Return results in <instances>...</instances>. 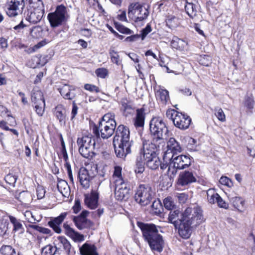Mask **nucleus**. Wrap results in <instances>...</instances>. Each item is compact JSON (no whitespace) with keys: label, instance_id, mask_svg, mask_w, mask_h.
I'll use <instances>...</instances> for the list:
<instances>
[{"label":"nucleus","instance_id":"obj_27","mask_svg":"<svg viewBox=\"0 0 255 255\" xmlns=\"http://www.w3.org/2000/svg\"><path fill=\"white\" fill-rule=\"evenodd\" d=\"M145 113L142 108L136 110V117L134 121V125L136 128L143 127L144 124Z\"/></svg>","mask_w":255,"mask_h":255},{"label":"nucleus","instance_id":"obj_40","mask_svg":"<svg viewBox=\"0 0 255 255\" xmlns=\"http://www.w3.org/2000/svg\"><path fill=\"white\" fill-rule=\"evenodd\" d=\"M0 255H16V253L10 246H2L0 249Z\"/></svg>","mask_w":255,"mask_h":255},{"label":"nucleus","instance_id":"obj_16","mask_svg":"<svg viewBox=\"0 0 255 255\" xmlns=\"http://www.w3.org/2000/svg\"><path fill=\"white\" fill-rule=\"evenodd\" d=\"M115 198L119 201L127 200L129 197V188L127 182L114 184Z\"/></svg>","mask_w":255,"mask_h":255},{"label":"nucleus","instance_id":"obj_7","mask_svg":"<svg viewBox=\"0 0 255 255\" xmlns=\"http://www.w3.org/2000/svg\"><path fill=\"white\" fill-rule=\"evenodd\" d=\"M80 153L85 158H92L94 155L95 141L90 136L79 137L77 141Z\"/></svg>","mask_w":255,"mask_h":255},{"label":"nucleus","instance_id":"obj_4","mask_svg":"<svg viewBox=\"0 0 255 255\" xmlns=\"http://www.w3.org/2000/svg\"><path fill=\"white\" fill-rule=\"evenodd\" d=\"M115 117V114L112 113L105 114L99 122L98 126L94 128L95 134L103 139L111 137L114 134L117 126Z\"/></svg>","mask_w":255,"mask_h":255},{"label":"nucleus","instance_id":"obj_42","mask_svg":"<svg viewBox=\"0 0 255 255\" xmlns=\"http://www.w3.org/2000/svg\"><path fill=\"white\" fill-rule=\"evenodd\" d=\"M57 249L55 247L48 245L43 248L41 251L42 255H54Z\"/></svg>","mask_w":255,"mask_h":255},{"label":"nucleus","instance_id":"obj_28","mask_svg":"<svg viewBox=\"0 0 255 255\" xmlns=\"http://www.w3.org/2000/svg\"><path fill=\"white\" fill-rule=\"evenodd\" d=\"M9 218L13 226L12 232L13 234L16 233L18 234H22L24 231V229L20 221L14 217L11 216H9Z\"/></svg>","mask_w":255,"mask_h":255},{"label":"nucleus","instance_id":"obj_49","mask_svg":"<svg viewBox=\"0 0 255 255\" xmlns=\"http://www.w3.org/2000/svg\"><path fill=\"white\" fill-rule=\"evenodd\" d=\"M244 105L248 109H253L254 106V101L252 96H246L244 102Z\"/></svg>","mask_w":255,"mask_h":255},{"label":"nucleus","instance_id":"obj_18","mask_svg":"<svg viewBox=\"0 0 255 255\" xmlns=\"http://www.w3.org/2000/svg\"><path fill=\"white\" fill-rule=\"evenodd\" d=\"M196 181V177L192 172L185 171L180 173L177 183L179 185L184 186L195 182Z\"/></svg>","mask_w":255,"mask_h":255},{"label":"nucleus","instance_id":"obj_12","mask_svg":"<svg viewBox=\"0 0 255 255\" xmlns=\"http://www.w3.org/2000/svg\"><path fill=\"white\" fill-rule=\"evenodd\" d=\"M97 173V165L89 164L86 167H81L79 171V179L82 187L87 189L90 186V181Z\"/></svg>","mask_w":255,"mask_h":255},{"label":"nucleus","instance_id":"obj_35","mask_svg":"<svg viewBox=\"0 0 255 255\" xmlns=\"http://www.w3.org/2000/svg\"><path fill=\"white\" fill-rule=\"evenodd\" d=\"M157 99L165 104L169 99L168 92L166 90L159 89L156 93Z\"/></svg>","mask_w":255,"mask_h":255},{"label":"nucleus","instance_id":"obj_48","mask_svg":"<svg viewBox=\"0 0 255 255\" xmlns=\"http://www.w3.org/2000/svg\"><path fill=\"white\" fill-rule=\"evenodd\" d=\"M219 182L221 184L230 188L233 186V183L232 180L227 176H222L219 180Z\"/></svg>","mask_w":255,"mask_h":255},{"label":"nucleus","instance_id":"obj_60","mask_svg":"<svg viewBox=\"0 0 255 255\" xmlns=\"http://www.w3.org/2000/svg\"><path fill=\"white\" fill-rule=\"evenodd\" d=\"M151 31V27L147 25L145 28L141 31V39L143 40L146 36Z\"/></svg>","mask_w":255,"mask_h":255},{"label":"nucleus","instance_id":"obj_43","mask_svg":"<svg viewBox=\"0 0 255 255\" xmlns=\"http://www.w3.org/2000/svg\"><path fill=\"white\" fill-rule=\"evenodd\" d=\"M88 213V212L86 211H83L81 214L80 217H75L74 218V222L75 224V225L78 229H82V226L79 223V222L81 221L84 222L85 221V217H86Z\"/></svg>","mask_w":255,"mask_h":255},{"label":"nucleus","instance_id":"obj_3","mask_svg":"<svg viewBox=\"0 0 255 255\" xmlns=\"http://www.w3.org/2000/svg\"><path fill=\"white\" fill-rule=\"evenodd\" d=\"M142 236L152 251L161 252L163 248L164 241L162 237L158 234L156 226L153 224L140 223Z\"/></svg>","mask_w":255,"mask_h":255},{"label":"nucleus","instance_id":"obj_21","mask_svg":"<svg viewBox=\"0 0 255 255\" xmlns=\"http://www.w3.org/2000/svg\"><path fill=\"white\" fill-rule=\"evenodd\" d=\"M67 215V212L62 213L57 217L54 218L49 221L48 223L49 226L52 228L56 233L58 234L60 233L61 232V229L59 226L65 219Z\"/></svg>","mask_w":255,"mask_h":255},{"label":"nucleus","instance_id":"obj_38","mask_svg":"<svg viewBox=\"0 0 255 255\" xmlns=\"http://www.w3.org/2000/svg\"><path fill=\"white\" fill-rule=\"evenodd\" d=\"M9 223L3 219L0 220V236L8 234Z\"/></svg>","mask_w":255,"mask_h":255},{"label":"nucleus","instance_id":"obj_33","mask_svg":"<svg viewBox=\"0 0 255 255\" xmlns=\"http://www.w3.org/2000/svg\"><path fill=\"white\" fill-rule=\"evenodd\" d=\"M112 180L114 184L126 182L122 176V168L121 167L118 166L115 167Z\"/></svg>","mask_w":255,"mask_h":255},{"label":"nucleus","instance_id":"obj_36","mask_svg":"<svg viewBox=\"0 0 255 255\" xmlns=\"http://www.w3.org/2000/svg\"><path fill=\"white\" fill-rule=\"evenodd\" d=\"M185 10L187 14L192 18L197 15L196 6L193 3L187 2L185 5Z\"/></svg>","mask_w":255,"mask_h":255},{"label":"nucleus","instance_id":"obj_30","mask_svg":"<svg viewBox=\"0 0 255 255\" xmlns=\"http://www.w3.org/2000/svg\"><path fill=\"white\" fill-rule=\"evenodd\" d=\"M181 217L182 214H180L179 210L170 211L168 216V221L169 222L174 224L176 228H177L178 224L180 223Z\"/></svg>","mask_w":255,"mask_h":255},{"label":"nucleus","instance_id":"obj_8","mask_svg":"<svg viewBox=\"0 0 255 255\" xmlns=\"http://www.w3.org/2000/svg\"><path fill=\"white\" fill-rule=\"evenodd\" d=\"M149 129L151 133L153 135V141H159V143H164L163 139V132L166 128L165 124L159 117L153 118L150 122Z\"/></svg>","mask_w":255,"mask_h":255},{"label":"nucleus","instance_id":"obj_20","mask_svg":"<svg viewBox=\"0 0 255 255\" xmlns=\"http://www.w3.org/2000/svg\"><path fill=\"white\" fill-rule=\"evenodd\" d=\"M65 234L75 242H81L84 240V236L76 232L66 223L63 225Z\"/></svg>","mask_w":255,"mask_h":255},{"label":"nucleus","instance_id":"obj_47","mask_svg":"<svg viewBox=\"0 0 255 255\" xmlns=\"http://www.w3.org/2000/svg\"><path fill=\"white\" fill-rule=\"evenodd\" d=\"M84 89L92 93H98L100 92V88L97 86L91 84H86L84 86Z\"/></svg>","mask_w":255,"mask_h":255},{"label":"nucleus","instance_id":"obj_15","mask_svg":"<svg viewBox=\"0 0 255 255\" xmlns=\"http://www.w3.org/2000/svg\"><path fill=\"white\" fill-rule=\"evenodd\" d=\"M24 6L23 0H8L5 5L6 12L10 17L15 16L22 12Z\"/></svg>","mask_w":255,"mask_h":255},{"label":"nucleus","instance_id":"obj_5","mask_svg":"<svg viewBox=\"0 0 255 255\" xmlns=\"http://www.w3.org/2000/svg\"><path fill=\"white\" fill-rule=\"evenodd\" d=\"M168 157L170 158V162L167 174L170 178L176 175L178 169H183L191 165V159L187 155L181 154L176 156L174 154L171 158Z\"/></svg>","mask_w":255,"mask_h":255},{"label":"nucleus","instance_id":"obj_22","mask_svg":"<svg viewBox=\"0 0 255 255\" xmlns=\"http://www.w3.org/2000/svg\"><path fill=\"white\" fill-rule=\"evenodd\" d=\"M44 10L43 8H34L29 15L26 18V20L30 23H36L39 22L43 16Z\"/></svg>","mask_w":255,"mask_h":255},{"label":"nucleus","instance_id":"obj_19","mask_svg":"<svg viewBox=\"0 0 255 255\" xmlns=\"http://www.w3.org/2000/svg\"><path fill=\"white\" fill-rule=\"evenodd\" d=\"M167 144V150L163 156L164 159H165L167 157L168 154L170 152L173 153V155H174L181 151V147L175 138L173 137L170 138Z\"/></svg>","mask_w":255,"mask_h":255},{"label":"nucleus","instance_id":"obj_26","mask_svg":"<svg viewBox=\"0 0 255 255\" xmlns=\"http://www.w3.org/2000/svg\"><path fill=\"white\" fill-rule=\"evenodd\" d=\"M230 201L234 207L238 211L243 212L245 208V200L241 197H231L230 195L228 196Z\"/></svg>","mask_w":255,"mask_h":255},{"label":"nucleus","instance_id":"obj_64","mask_svg":"<svg viewBox=\"0 0 255 255\" xmlns=\"http://www.w3.org/2000/svg\"><path fill=\"white\" fill-rule=\"evenodd\" d=\"M48 42L47 41H46L45 39L42 40L33 46V50L34 51H35V50H37L38 49L45 45L47 43H48Z\"/></svg>","mask_w":255,"mask_h":255},{"label":"nucleus","instance_id":"obj_32","mask_svg":"<svg viewBox=\"0 0 255 255\" xmlns=\"http://www.w3.org/2000/svg\"><path fill=\"white\" fill-rule=\"evenodd\" d=\"M57 188L59 191L64 197H68L70 194V187L67 182L63 180H60L57 183Z\"/></svg>","mask_w":255,"mask_h":255},{"label":"nucleus","instance_id":"obj_51","mask_svg":"<svg viewBox=\"0 0 255 255\" xmlns=\"http://www.w3.org/2000/svg\"><path fill=\"white\" fill-rule=\"evenodd\" d=\"M30 227L42 234H50L51 233V231L49 229L40 227L37 225H31L30 226Z\"/></svg>","mask_w":255,"mask_h":255},{"label":"nucleus","instance_id":"obj_31","mask_svg":"<svg viewBox=\"0 0 255 255\" xmlns=\"http://www.w3.org/2000/svg\"><path fill=\"white\" fill-rule=\"evenodd\" d=\"M171 45L173 48L182 51L186 48L187 42L177 37H174L171 42Z\"/></svg>","mask_w":255,"mask_h":255},{"label":"nucleus","instance_id":"obj_14","mask_svg":"<svg viewBox=\"0 0 255 255\" xmlns=\"http://www.w3.org/2000/svg\"><path fill=\"white\" fill-rule=\"evenodd\" d=\"M142 147L141 148L139 155L138 156L141 157L144 159V158H148L152 156H156V151L160 148L161 144L164 143H156L157 141H150L145 139L144 138H142Z\"/></svg>","mask_w":255,"mask_h":255},{"label":"nucleus","instance_id":"obj_17","mask_svg":"<svg viewBox=\"0 0 255 255\" xmlns=\"http://www.w3.org/2000/svg\"><path fill=\"white\" fill-rule=\"evenodd\" d=\"M84 202L86 205L91 209H94L98 207L99 194L97 190H92L90 193L84 195Z\"/></svg>","mask_w":255,"mask_h":255},{"label":"nucleus","instance_id":"obj_59","mask_svg":"<svg viewBox=\"0 0 255 255\" xmlns=\"http://www.w3.org/2000/svg\"><path fill=\"white\" fill-rule=\"evenodd\" d=\"M216 202L217 203L218 206L221 208L227 209L228 207V203L224 201L220 196L219 197Z\"/></svg>","mask_w":255,"mask_h":255},{"label":"nucleus","instance_id":"obj_37","mask_svg":"<svg viewBox=\"0 0 255 255\" xmlns=\"http://www.w3.org/2000/svg\"><path fill=\"white\" fill-rule=\"evenodd\" d=\"M207 199L211 204H214L217 202L219 195L212 189H209L207 192Z\"/></svg>","mask_w":255,"mask_h":255},{"label":"nucleus","instance_id":"obj_53","mask_svg":"<svg viewBox=\"0 0 255 255\" xmlns=\"http://www.w3.org/2000/svg\"><path fill=\"white\" fill-rule=\"evenodd\" d=\"M177 19L175 16L168 18L166 20V24L170 27H175L177 24Z\"/></svg>","mask_w":255,"mask_h":255},{"label":"nucleus","instance_id":"obj_6","mask_svg":"<svg viewBox=\"0 0 255 255\" xmlns=\"http://www.w3.org/2000/svg\"><path fill=\"white\" fill-rule=\"evenodd\" d=\"M154 196V192L148 184H140L136 189L134 200L142 206L150 203Z\"/></svg>","mask_w":255,"mask_h":255},{"label":"nucleus","instance_id":"obj_29","mask_svg":"<svg viewBox=\"0 0 255 255\" xmlns=\"http://www.w3.org/2000/svg\"><path fill=\"white\" fill-rule=\"evenodd\" d=\"M144 160L146 166L152 170L157 169L159 166L161 165V161L157 155L148 158H144Z\"/></svg>","mask_w":255,"mask_h":255},{"label":"nucleus","instance_id":"obj_1","mask_svg":"<svg viewBox=\"0 0 255 255\" xmlns=\"http://www.w3.org/2000/svg\"><path fill=\"white\" fill-rule=\"evenodd\" d=\"M204 221L202 210L200 207L187 208L182 214L180 223L178 224V233L184 239H188L192 228Z\"/></svg>","mask_w":255,"mask_h":255},{"label":"nucleus","instance_id":"obj_41","mask_svg":"<svg viewBox=\"0 0 255 255\" xmlns=\"http://www.w3.org/2000/svg\"><path fill=\"white\" fill-rule=\"evenodd\" d=\"M163 204L165 209L168 210L173 209L175 206V203L171 197L168 196L163 200Z\"/></svg>","mask_w":255,"mask_h":255},{"label":"nucleus","instance_id":"obj_58","mask_svg":"<svg viewBox=\"0 0 255 255\" xmlns=\"http://www.w3.org/2000/svg\"><path fill=\"white\" fill-rule=\"evenodd\" d=\"M210 57L208 56L204 55L203 57H201L200 59V63L205 66H209L210 63Z\"/></svg>","mask_w":255,"mask_h":255},{"label":"nucleus","instance_id":"obj_63","mask_svg":"<svg viewBox=\"0 0 255 255\" xmlns=\"http://www.w3.org/2000/svg\"><path fill=\"white\" fill-rule=\"evenodd\" d=\"M177 197L180 203H184L187 199L188 196L185 193H178L177 194Z\"/></svg>","mask_w":255,"mask_h":255},{"label":"nucleus","instance_id":"obj_46","mask_svg":"<svg viewBox=\"0 0 255 255\" xmlns=\"http://www.w3.org/2000/svg\"><path fill=\"white\" fill-rule=\"evenodd\" d=\"M215 115L220 121L224 122L226 121V116L221 108H216L215 110Z\"/></svg>","mask_w":255,"mask_h":255},{"label":"nucleus","instance_id":"obj_34","mask_svg":"<svg viewBox=\"0 0 255 255\" xmlns=\"http://www.w3.org/2000/svg\"><path fill=\"white\" fill-rule=\"evenodd\" d=\"M65 108L61 105L55 108L54 115L60 123H65Z\"/></svg>","mask_w":255,"mask_h":255},{"label":"nucleus","instance_id":"obj_10","mask_svg":"<svg viewBox=\"0 0 255 255\" xmlns=\"http://www.w3.org/2000/svg\"><path fill=\"white\" fill-rule=\"evenodd\" d=\"M149 14V11L145 6L139 3H131L128 9V16L133 21L140 22L145 19Z\"/></svg>","mask_w":255,"mask_h":255},{"label":"nucleus","instance_id":"obj_2","mask_svg":"<svg viewBox=\"0 0 255 255\" xmlns=\"http://www.w3.org/2000/svg\"><path fill=\"white\" fill-rule=\"evenodd\" d=\"M129 129L121 125L118 126L113 138V145L117 156L124 158L131 152L132 141L130 140Z\"/></svg>","mask_w":255,"mask_h":255},{"label":"nucleus","instance_id":"obj_61","mask_svg":"<svg viewBox=\"0 0 255 255\" xmlns=\"http://www.w3.org/2000/svg\"><path fill=\"white\" fill-rule=\"evenodd\" d=\"M117 29L119 32H120L121 33H124V34H129L131 33V31L130 30V29L125 27L123 25H119Z\"/></svg>","mask_w":255,"mask_h":255},{"label":"nucleus","instance_id":"obj_62","mask_svg":"<svg viewBox=\"0 0 255 255\" xmlns=\"http://www.w3.org/2000/svg\"><path fill=\"white\" fill-rule=\"evenodd\" d=\"M58 240L63 244V247L65 249H69L70 245L65 238L60 237L58 238Z\"/></svg>","mask_w":255,"mask_h":255},{"label":"nucleus","instance_id":"obj_52","mask_svg":"<svg viewBox=\"0 0 255 255\" xmlns=\"http://www.w3.org/2000/svg\"><path fill=\"white\" fill-rule=\"evenodd\" d=\"M30 4H33L32 6L34 7H37L38 8H43L44 4L42 0H29Z\"/></svg>","mask_w":255,"mask_h":255},{"label":"nucleus","instance_id":"obj_54","mask_svg":"<svg viewBox=\"0 0 255 255\" xmlns=\"http://www.w3.org/2000/svg\"><path fill=\"white\" fill-rule=\"evenodd\" d=\"M96 74L98 77L105 78L108 74V70L105 68H99L96 70Z\"/></svg>","mask_w":255,"mask_h":255},{"label":"nucleus","instance_id":"obj_25","mask_svg":"<svg viewBox=\"0 0 255 255\" xmlns=\"http://www.w3.org/2000/svg\"><path fill=\"white\" fill-rule=\"evenodd\" d=\"M74 88L72 86L65 85L59 89L60 93L64 98L67 100H72L75 97Z\"/></svg>","mask_w":255,"mask_h":255},{"label":"nucleus","instance_id":"obj_23","mask_svg":"<svg viewBox=\"0 0 255 255\" xmlns=\"http://www.w3.org/2000/svg\"><path fill=\"white\" fill-rule=\"evenodd\" d=\"M62 149L61 150V155L62 156L64 160L65 164L64 167L65 168L68 177L72 183L74 182L73 177L72 175V170L71 168V165L68 162V156L64 144V142H62Z\"/></svg>","mask_w":255,"mask_h":255},{"label":"nucleus","instance_id":"obj_13","mask_svg":"<svg viewBox=\"0 0 255 255\" xmlns=\"http://www.w3.org/2000/svg\"><path fill=\"white\" fill-rule=\"evenodd\" d=\"M31 101L36 113L39 116L43 115L45 101L42 92L38 87H34L31 93Z\"/></svg>","mask_w":255,"mask_h":255},{"label":"nucleus","instance_id":"obj_39","mask_svg":"<svg viewBox=\"0 0 255 255\" xmlns=\"http://www.w3.org/2000/svg\"><path fill=\"white\" fill-rule=\"evenodd\" d=\"M109 54L112 62L117 65H122V60L118 53L113 49H110Z\"/></svg>","mask_w":255,"mask_h":255},{"label":"nucleus","instance_id":"obj_55","mask_svg":"<svg viewBox=\"0 0 255 255\" xmlns=\"http://www.w3.org/2000/svg\"><path fill=\"white\" fill-rule=\"evenodd\" d=\"M152 208L154 209V212L155 214H158L161 213V204L158 201L153 202Z\"/></svg>","mask_w":255,"mask_h":255},{"label":"nucleus","instance_id":"obj_56","mask_svg":"<svg viewBox=\"0 0 255 255\" xmlns=\"http://www.w3.org/2000/svg\"><path fill=\"white\" fill-rule=\"evenodd\" d=\"M25 219L29 223H33L35 221L32 213L30 211H26L24 213Z\"/></svg>","mask_w":255,"mask_h":255},{"label":"nucleus","instance_id":"obj_11","mask_svg":"<svg viewBox=\"0 0 255 255\" xmlns=\"http://www.w3.org/2000/svg\"><path fill=\"white\" fill-rule=\"evenodd\" d=\"M47 18L52 27L61 25L68 18L66 7L62 4L57 6L54 12L48 14Z\"/></svg>","mask_w":255,"mask_h":255},{"label":"nucleus","instance_id":"obj_45","mask_svg":"<svg viewBox=\"0 0 255 255\" xmlns=\"http://www.w3.org/2000/svg\"><path fill=\"white\" fill-rule=\"evenodd\" d=\"M42 28L37 26H33L30 30V34L33 38H38L41 35Z\"/></svg>","mask_w":255,"mask_h":255},{"label":"nucleus","instance_id":"obj_44","mask_svg":"<svg viewBox=\"0 0 255 255\" xmlns=\"http://www.w3.org/2000/svg\"><path fill=\"white\" fill-rule=\"evenodd\" d=\"M136 162L137 168L135 170V172L138 173H142L144 171V165L145 164L144 159L141 157L137 156Z\"/></svg>","mask_w":255,"mask_h":255},{"label":"nucleus","instance_id":"obj_24","mask_svg":"<svg viewBox=\"0 0 255 255\" xmlns=\"http://www.w3.org/2000/svg\"><path fill=\"white\" fill-rule=\"evenodd\" d=\"M79 250L82 255H99L96 246L87 243L83 244Z\"/></svg>","mask_w":255,"mask_h":255},{"label":"nucleus","instance_id":"obj_50","mask_svg":"<svg viewBox=\"0 0 255 255\" xmlns=\"http://www.w3.org/2000/svg\"><path fill=\"white\" fill-rule=\"evenodd\" d=\"M17 177L11 174H8L5 177V180L10 185L14 186L16 181Z\"/></svg>","mask_w":255,"mask_h":255},{"label":"nucleus","instance_id":"obj_9","mask_svg":"<svg viewBox=\"0 0 255 255\" xmlns=\"http://www.w3.org/2000/svg\"><path fill=\"white\" fill-rule=\"evenodd\" d=\"M166 115L167 118L172 120L175 126L181 129L188 128L191 122V119L189 116L175 110H168Z\"/></svg>","mask_w":255,"mask_h":255},{"label":"nucleus","instance_id":"obj_57","mask_svg":"<svg viewBox=\"0 0 255 255\" xmlns=\"http://www.w3.org/2000/svg\"><path fill=\"white\" fill-rule=\"evenodd\" d=\"M36 192L37 196L38 199H42L43 197H44L45 191L42 186H37L36 188Z\"/></svg>","mask_w":255,"mask_h":255}]
</instances>
